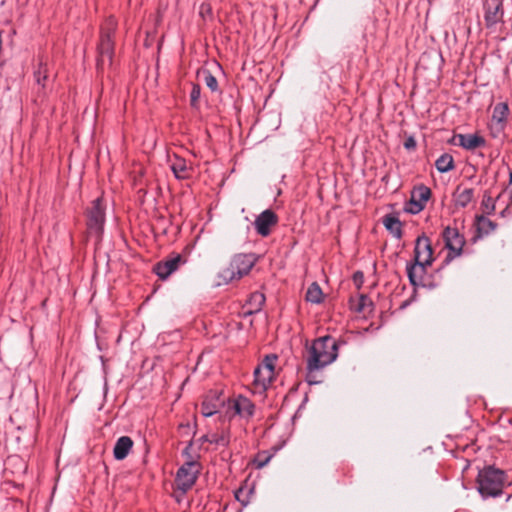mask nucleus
I'll use <instances>...</instances> for the list:
<instances>
[{
	"instance_id": "20",
	"label": "nucleus",
	"mask_w": 512,
	"mask_h": 512,
	"mask_svg": "<svg viewBox=\"0 0 512 512\" xmlns=\"http://www.w3.org/2000/svg\"><path fill=\"white\" fill-rule=\"evenodd\" d=\"M455 144L466 150H475L484 147L485 139L478 134H457L454 136Z\"/></svg>"
},
{
	"instance_id": "33",
	"label": "nucleus",
	"mask_w": 512,
	"mask_h": 512,
	"mask_svg": "<svg viewBox=\"0 0 512 512\" xmlns=\"http://www.w3.org/2000/svg\"><path fill=\"white\" fill-rule=\"evenodd\" d=\"M200 98V87L198 85H193L191 93H190V100L191 105L195 106L197 101Z\"/></svg>"
},
{
	"instance_id": "38",
	"label": "nucleus",
	"mask_w": 512,
	"mask_h": 512,
	"mask_svg": "<svg viewBox=\"0 0 512 512\" xmlns=\"http://www.w3.org/2000/svg\"><path fill=\"white\" fill-rule=\"evenodd\" d=\"M210 10V7L208 4H202L200 8V13L203 14L204 12H208Z\"/></svg>"
},
{
	"instance_id": "12",
	"label": "nucleus",
	"mask_w": 512,
	"mask_h": 512,
	"mask_svg": "<svg viewBox=\"0 0 512 512\" xmlns=\"http://www.w3.org/2000/svg\"><path fill=\"white\" fill-rule=\"evenodd\" d=\"M184 263L185 259L180 254H174L156 263L153 268V271L161 280H166Z\"/></svg>"
},
{
	"instance_id": "28",
	"label": "nucleus",
	"mask_w": 512,
	"mask_h": 512,
	"mask_svg": "<svg viewBox=\"0 0 512 512\" xmlns=\"http://www.w3.org/2000/svg\"><path fill=\"white\" fill-rule=\"evenodd\" d=\"M209 442L219 446L227 447L230 443L229 431H222L220 434H212Z\"/></svg>"
},
{
	"instance_id": "35",
	"label": "nucleus",
	"mask_w": 512,
	"mask_h": 512,
	"mask_svg": "<svg viewBox=\"0 0 512 512\" xmlns=\"http://www.w3.org/2000/svg\"><path fill=\"white\" fill-rule=\"evenodd\" d=\"M117 27H116V24H115V20L113 18H110L108 21H107V26L105 28V32H111L113 30H115Z\"/></svg>"
},
{
	"instance_id": "37",
	"label": "nucleus",
	"mask_w": 512,
	"mask_h": 512,
	"mask_svg": "<svg viewBox=\"0 0 512 512\" xmlns=\"http://www.w3.org/2000/svg\"><path fill=\"white\" fill-rule=\"evenodd\" d=\"M404 146H405V148H407V149L414 148V147H415V141H414L412 138H410V139H408V140L405 142Z\"/></svg>"
},
{
	"instance_id": "40",
	"label": "nucleus",
	"mask_w": 512,
	"mask_h": 512,
	"mask_svg": "<svg viewBox=\"0 0 512 512\" xmlns=\"http://www.w3.org/2000/svg\"><path fill=\"white\" fill-rule=\"evenodd\" d=\"M192 445V443L190 442L189 445L185 448L184 452L188 454V450L190 448V446Z\"/></svg>"
},
{
	"instance_id": "11",
	"label": "nucleus",
	"mask_w": 512,
	"mask_h": 512,
	"mask_svg": "<svg viewBox=\"0 0 512 512\" xmlns=\"http://www.w3.org/2000/svg\"><path fill=\"white\" fill-rule=\"evenodd\" d=\"M486 13L485 22L486 28L493 30H503V10L500 0H487L485 3Z\"/></svg>"
},
{
	"instance_id": "16",
	"label": "nucleus",
	"mask_w": 512,
	"mask_h": 512,
	"mask_svg": "<svg viewBox=\"0 0 512 512\" xmlns=\"http://www.w3.org/2000/svg\"><path fill=\"white\" fill-rule=\"evenodd\" d=\"M170 169L178 180H187L192 177L193 166L186 159L174 154L169 157Z\"/></svg>"
},
{
	"instance_id": "18",
	"label": "nucleus",
	"mask_w": 512,
	"mask_h": 512,
	"mask_svg": "<svg viewBox=\"0 0 512 512\" xmlns=\"http://www.w3.org/2000/svg\"><path fill=\"white\" fill-rule=\"evenodd\" d=\"M432 264H424L422 262H412L408 263L406 270L409 281L413 286H424V278L426 275V269L428 266Z\"/></svg>"
},
{
	"instance_id": "7",
	"label": "nucleus",
	"mask_w": 512,
	"mask_h": 512,
	"mask_svg": "<svg viewBox=\"0 0 512 512\" xmlns=\"http://www.w3.org/2000/svg\"><path fill=\"white\" fill-rule=\"evenodd\" d=\"M276 355H267L264 360L254 370V385L265 390L274 378Z\"/></svg>"
},
{
	"instance_id": "19",
	"label": "nucleus",
	"mask_w": 512,
	"mask_h": 512,
	"mask_svg": "<svg viewBox=\"0 0 512 512\" xmlns=\"http://www.w3.org/2000/svg\"><path fill=\"white\" fill-rule=\"evenodd\" d=\"M474 226L476 228V234L473 237V242L490 235L497 228V224L484 215L475 216Z\"/></svg>"
},
{
	"instance_id": "31",
	"label": "nucleus",
	"mask_w": 512,
	"mask_h": 512,
	"mask_svg": "<svg viewBox=\"0 0 512 512\" xmlns=\"http://www.w3.org/2000/svg\"><path fill=\"white\" fill-rule=\"evenodd\" d=\"M47 73H48L47 66H46V64H43L42 62L39 64L38 69L34 72V77H35L36 82L43 87L45 86L44 82L47 79Z\"/></svg>"
},
{
	"instance_id": "15",
	"label": "nucleus",
	"mask_w": 512,
	"mask_h": 512,
	"mask_svg": "<svg viewBox=\"0 0 512 512\" xmlns=\"http://www.w3.org/2000/svg\"><path fill=\"white\" fill-rule=\"evenodd\" d=\"M433 260V250L430 239L425 235L419 236L415 243L414 261L432 264Z\"/></svg>"
},
{
	"instance_id": "34",
	"label": "nucleus",
	"mask_w": 512,
	"mask_h": 512,
	"mask_svg": "<svg viewBox=\"0 0 512 512\" xmlns=\"http://www.w3.org/2000/svg\"><path fill=\"white\" fill-rule=\"evenodd\" d=\"M369 301V298L365 295H361L359 299L358 311H364L366 303Z\"/></svg>"
},
{
	"instance_id": "24",
	"label": "nucleus",
	"mask_w": 512,
	"mask_h": 512,
	"mask_svg": "<svg viewBox=\"0 0 512 512\" xmlns=\"http://www.w3.org/2000/svg\"><path fill=\"white\" fill-rule=\"evenodd\" d=\"M323 292L317 282H313L307 289L306 300L313 304H320L323 301Z\"/></svg>"
},
{
	"instance_id": "2",
	"label": "nucleus",
	"mask_w": 512,
	"mask_h": 512,
	"mask_svg": "<svg viewBox=\"0 0 512 512\" xmlns=\"http://www.w3.org/2000/svg\"><path fill=\"white\" fill-rule=\"evenodd\" d=\"M257 261L253 253H239L233 256L229 265L223 268L219 274V284H228L247 275Z\"/></svg>"
},
{
	"instance_id": "5",
	"label": "nucleus",
	"mask_w": 512,
	"mask_h": 512,
	"mask_svg": "<svg viewBox=\"0 0 512 512\" xmlns=\"http://www.w3.org/2000/svg\"><path fill=\"white\" fill-rule=\"evenodd\" d=\"M442 237L445 242V247L448 249L444 262L449 263L453 259L462 255L465 238L459 233L457 228H452L450 226L444 228Z\"/></svg>"
},
{
	"instance_id": "9",
	"label": "nucleus",
	"mask_w": 512,
	"mask_h": 512,
	"mask_svg": "<svg viewBox=\"0 0 512 512\" xmlns=\"http://www.w3.org/2000/svg\"><path fill=\"white\" fill-rule=\"evenodd\" d=\"M430 197L431 190L427 186H417L412 190L410 200L406 202L404 210L410 214H418L425 208Z\"/></svg>"
},
{
	"instance_id": "32",
	"label": "nucleus",
	"mask_w": 512,
	"mask_h": 512,
	"mask_svg": "<svg viewBox=\"0 0 512 512\" xmlns=\"http://www.w3.org/2000/svg\"><path fill=\"white\" fill-rule=\"evenodd\" d=\"M203 81L206 86L212 91L215 92L218 90V82L217 79L208 71L204 70L202 72Z\"/></svg>"
},
{
	"instance_id": "6",
	"label": "nucleus",
	"mask_w": 512,
	"mask_h": 512,
	"mask_svg": "<svg viewBox=\"0 0 512 512\" xmlns=\"http://www.w3.org/2000/svg\"><path fill=\"white\" fill-rule=\"evenodd\" d=\"M201 465L197 460L190 459L185 462L177 471V487L183 492L188 491L195 484Z\"/></svg>"
},
{
	"instance_id": "4",
	"label": "nucleus",
	"mask_w": 512,
	"mask_h": 512,
	"mask_svg": "<svg viewBox=\"0 0 512 512\" xmlns=\"http://www.w3.org/2000/svg\"><path fill=\"white\" fill-rule=\"evenodd\" d=\"M105 224V205L101 197L92 201L91 207L87 210V228L90 234L100 239Z\"/></svg>"
},
{
	"instance_id": "39",
	"label": "nucleus",
	"mask_w": 512,
	"mask_h": 512,
	"mask_svg": "<svg viewBox=\"0 0 512 512\" xmlns=\"http://www.w3.org/2000/svg\"><path fill=\"white\" fill-rule=\"evenodd\" d=\"M209 439H211V435H203L199 440L201 442H209Z\"/></svg>"
},
{
	"instance_id": "30",
	"label": "nucleus",
	"mask_w": 512,
	"mask_h": 512,
	"mask_svg": "<svg viewBox=\"0 0 512 512\" xmlns=\"http://www.w3.org/2000/svg\"><path fill=\"white\" fill-rule=\"evenodd\" d=\"M306 370H307V373H306V382L310 385H313V384H319L322 382V379L320 378V376L318 375V372L321 370V369H311L309 367L308 364H306Z\"/></svg>"
},
{
	"instance_id": "1",
	"label": "nucleus",
	"mask_w": 512,
	"mask_h": 512,
	"mask_svg": "<svg viewBox=\"0 0 512 512\" xmlns=\"http://www.w3.org/2000/svg\"><path fill=\"white\" fill-rule=\"evenodd\" d=\"M338 357V343L330 335L322 336L313 341L307 351L306 364L311 369H323Z\"/></svg>"
},
{
	"instance_id": "13",
	"label": "nucleus",
	"mask_w": 512,
	"mask_h": 512,
	"mask_svg": "<svg viewBox=\"0 0 512 512\" xmlns=\"http://www.w3.org/2000/svg\"><path fill=\"white\" fill-rule=\"evenodd\" d=\"M98 67L104 69L111 66L114 55V40L112 34H102L98 45Z\"/></svg>"
},
{
	"instance_id": "3",
	"label": "nucleus",
	"mask_w": 512,
	"mask_h": 512,
	"mask_svg": "<svg viewBox=\"0 0 512 512\" xmlns=\"http://www.w3.org/2000/svg\"><path fill=\"white\" fill-rule=\"evenodd\" d=\"M505 472L493 466L480 470L477 477L478 491L483 497H497L502 494Z\"/></svg>"
},
{
	"instance_id": "17",
	"label": "nucleus",
	"mask_w": 512,
	"mask_h": 512,
	"mask_svg": "<svg viewBox=\"0 0 512 512\" xmlns=\"http://www.w3.org/2000/svg\"><path fill=\"white\" fill-rule=\"evenodd\" d=\"M225 399L221 397L218 391H211L201 404V414L204 417H210L216 414L224 406Z\"/></svg>"
},
{
	"instance_id": "26",
	"label": "nucleus",
	"mask_w": 512,
	"mask_h": 512,
	"mask_svg": "<svg viewBox=\"0 0 512 512\" xmlns=\"http://www.w3.org/2000/svg\"><path fill=\"white\" fill-rule=\"evenodd\" d=\"M481 208L483 213L487 215L493 214L495 211V201L488 191H485L483 194Z\"/></svg>"
},
{
	"instance_id": "8",
	"label": "nucleus",
	"mask_w": 512,
	"mask_h": 512,
	"mask_svg": "<svg viewBox=\"0 0 512 512\" xmlns=\"http://www.w3.org/2000/svg\"><path fill=\"white\" fill-rule=\"evenodd\" d=\"M509 114L510 109L507 102H500L494 106L491 124L489 127L491 135L494 138L498 137L501 133H504Z\"/></svg>"
},
{
	"instance_id": "23",
	"label": "nucleus",
	"mask_w": 512,
	"mask_h": 512,
	"mask_svg": "<svg viewBox=\"0 0 512 512\" xmlns=\"http://www.w3.org/2000/svg\"><path fill=\"white\" fill-rule=\"evenodd\" d=\"M384 226L385 228L390 231L396 238L402 237V224L400 220L393 216V215H387L384 218Z\"/></svg>"
},
{
	"instance_id": "14",
	"label": "nucleus",
	"mask_w": 512,
	"mask_h": 512,
	"mask_svg": "<svg viewBox=\"0 0 512 512\" xmlns=\"http://www.w3.org/2000/svg\"><path fill=\"white\" fill-rule=\"evenodd\" d=\"M278 223V216L271 209H266L261 212L254 221V228L256 232L262 236L267 237L271 233L272 227Z\"/></svg>"
},
{
	"instance_id": "10",
	"label": "nucleus",
	"mask_w": 512,
	"mask_h": 512,
	"mask_svg": "<svg viewBox=\"0 0 512 512\" xmlns=\"http://www.w3.org/2000/svg\"><path fill=\"white\" fill-rule=\"evenodd\" d=\"M255 412L254 403L247 397L239 395L227 401V413L231 416H240L244 419H250Z\"/></svg>"
},
{
	"instance_id": "36",
	"label": "nucleus",
	"mask_w": 512,
	"mask_h": 512,
	"mask_svg": "<svg viewBox=\"0 0 512 512\" xmlns=\"http://www.w3.org/2000/svg\"><path fill=\"white\" fill-rule=\"evenodd\" d=\"M244 493L243 489L240 488L235 492V497L238 501L242 502L243 504H246L247 502L242 498V494Z\"/></svg>"
},
{
	"instance_id": "25",
	"label": "nucleus",
	"mask_w": 512,
	"mask_h": 512,
	"mask_svg": "<svg viewBox=\"0 0 512 512\" xmlns=\"http://www.w3.org/2000/svg\"><path fill=\"white\" fill-rule=\"evenodd\" d=\"M436 169L441 173H446L452 169H454V159L448 154H442L435 162Z\"/></svg>"
},
{
	"instance_id": "27",
	"label": "nucleus",
	"mask_w": 512,
	"mask_h": 512,
	"mask_svg": "<svg viewBox=\"0 0 512 512\" xmlns=\"http://www.w3.org/2000/svg\"><path fill=\"white\" fill-rule=\"evenodd\" d=\"M272 457L273 454L269 453L268 451H260L256 454L253 460V464L256 468L261 469L269 463Z\"/></svg>"
},
{
	"instance_id": "29",
	"label": "nucleus",
	"mask_w": 512,
	"mask_h": 512,
	"mask_svg": "<svg viewBox=\"0 0 512 512\" xmlns=\"http://www.w3.org/2000/svg\"><path fill=\"white\" fill-rule=\"evenodd\" d=\"M249 303H250V305L254 306V310H250L248 313L251 314L253 312L259 311L261 309V307L263 306V304L265 303L264 294H262L260 292L253 293L250 297Z\"/></svg>"
},
{
	"instance_id": "22",
	"label": "nucleus",
	"mask_w": 512,
	"mask_h": 512,
	"mask_svg": "<svg viewBox=\"0 0 512 512\" xmlns=\"http://www.w3.org/2000/svg\"><path fill=\"white\" fill-rule=\"evenodd\" d=\"M133 447V441L129 436H121L115 443L113 455L116 460L125 459Z\"/></svg>"
},
{
	"instance_id": "21",
	"label": "nucleus",
	"mask_w": 512,
	"mask_h": 512,
	"mask_svg": "<svg viewBox=\"0 0 512 512\" xmlns=\"http://www.w3.org/2000/svg\"><path fill=\"white\" fill-rule=\"evenodd\" d=\"M474 196L475 191L473 188L459 185L453 193V201L456 207L465 208L474 200Z\"/></svg>"
}]
</instances>
